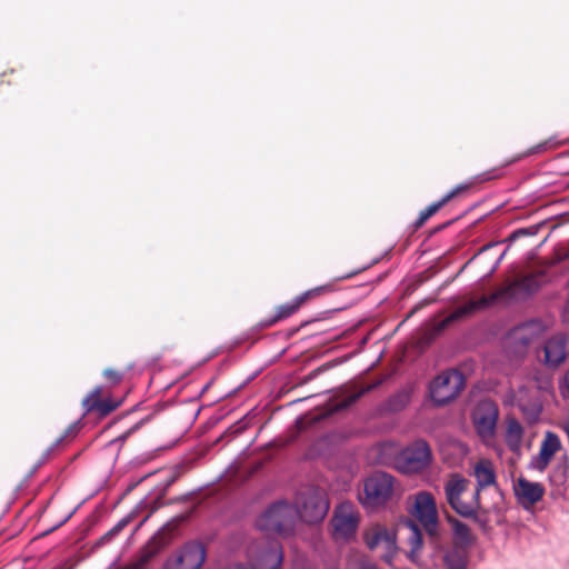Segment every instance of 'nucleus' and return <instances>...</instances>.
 <instances>
[{"label":"nucleus","mask_w":569,"mask_h":569,"mask_svg":"<svg viewBox=\"0 0 569 569\" xmlns=\"http://www.w3.org/2000/svg\"><path fill=\"white\" fill-rule=\"evenodd\" d=\"M539 287V278L536 274H527L520 279L509 282L497 289L488 296H482L478 300H470L458 307L445 319L436 323L435 335L440 333L452 322L459 321L479 310H483L498 301L517 298L520 293H531Z\"/></svg>","instance_id":"f257e3e1"},{"label":"nucleus","mask_w":569,"mask_h":569,"mask_svg":"<svg viewBox=\"0 0 569 569\" xmlns=\"http://www.w3.org/2000/svg\"><path fill=\"white\" fill-rule=\"evenodd\" d=\"M408 530L406 551L407 558L415 565L423 569L441 568L442 552H446L443 539L438 530L427 531V546L423 543V536L416 523L409 521L406 526Z\"/></svg>","instance_id":"f03ea898"},{"label":"nucleus","mask_w":569,"mask_h":569,"mask_svg":"<svg viewBox=\"0 0 569 569\" xmlns=\"http://www.w3.org/2000/svg\"><path fill=\"white\" fill-rule=\"evenodd\" d=\"M298 520L299 512L295 506L278 501L257 519V528L267 533L287 536L293 531Z\"/></svg>","instance_id":"7ed1b4c3"},{"label":"nucleus","mask_w":569,"mask_h":569,"mask_svg":"<svg viewBox=\"0 0 569 569\" xmlns=\"http://www.w3.org/2000/svg\"><path fill=\"white\" fill-rule=\"evenodd\" d=\"M295 508L299 512V519L308 523H315L326 517L329 502L322 490L310 487L298 493Z\"/></svg>","instance_id":"20e7f679"},{"label":"nucleus","mask_w":569,"mask_h":569,"mask_svg":"<svg viewBox=\"0 0 569 569\" xmlns=\"http://www.w3.org/2000/svg\"><path fill=\"white\" fill-rule=\"evenodd\" d=\"M432 462V451L427 441L419 439L402 449L396 457V466L403 473H417Z\"/></svg>","instance_id":"39448f33"},{"label":"nucleus","mask_w":569,"mask_h":569,"mask_svg":"<svg viewBox=\"0 0 569 569\" xmlns=\"http://www.w3.org/2000/svg\"><path fill=\"white\" fill-rule=\"evenodd\" d=\"M395 478L386 472H376L366 479L359 498L366 507L385 505L393 493Z\"/></svg>","instance_id":"423d86ee"},{"label":"nucleus","mask_w":569,"mask_h":569,"mask_svg":"<svg viewBox=\"0 0 569 569\" xmlns=\"http://www.w3.org/2000/svg\"><path fill=\"white\" fill-rule=\"evenodd\" d=\"M465 388L463 375L456 370H447L437 376L430 383L432 400L441 406L453 400Z\"/></svg>","instance_id":"0eeeda50"},{"label":"nucleus","mask_w":569,"mask_h":569,"mask_svg":"<svg viewBox=\"0 0 569 569\" xmlns=\"http://www.w3.org/2000/svg\"><path fill=\"white\" fill-rule=\"evenodd\" d=\"M363 540L370 550L382 548L381 559L391 565L393 557L398 550L396 532L383 525L375 523L366 528Z\"/></svg>","instance_id":"6e6552de"},{"label":"nucleus","mask_w":569,"mask_h":569,"mask_svg":"<svg viewBox=\"0 0 569 569\" xmlns=\"http://www.w3.org/2000/svg\"><path fill=\"white\" fill-rule=\"evenodd\" d=\"M206 556V548L201 542L190 541L167 558L163 569H200Z\"/></svg>","instance_id":"1a4fd4ad"},{"label":"nucleus","mask_w":569,"mask_h":569,"mask_svg":"<svg viewBox=\"0 0 569 569\" xmlns=\"http://www.w3.org/2000/svg\"><path fill=\"white\" fill-rule=\"evenodd\" d=\"M499 418V409L491 400L480 401L472 413V421L478 436L483 441H490L496 433V427Z\"/></svg>","instance_id":"9d476101"},{"label":"nucleus","mask_w":569,"mask_h":569,"mask_svg":"<svg viewBox=\"0 0 569 569\" xmlns=\"http://www.w3.org/2000/svg\"><path fill=\"white\" fill-rule=\"evenodd\" d=\"M543 331L545 327L541 321H527L509 332L508 345L515 353L521 355L543 335Z\"/></svg>","instance_id":"9b49d317"},{"label":"nucleus","mask_w":569,"mask_h":569,"mask_svg":"<svg viewBox=\"0 0 569 569\" xmlns=\"http://www.w3.org/2000/svg\"><path fill=\"white\" fill-rule=\"evenodd\" d=\"M331 523L336 539H349L356 533L359 513L352 503L342 502L336 508Z\"/></svg>","instance_id":"f8f14e48"},{"label":"nucleus","mask_w":569,"mask_h":569,"mask_svg":"<svg viewBox=\"0 0 569 569\" xmlns=\"http://www.w3.org/2000/svg\"><path fill=\"white\" fill-rule=\"evenodd\" d=\"M282 548L277 540H268L263 548L250 549L252 569H278L282 563Z\"/></svg>","instance_id":"ddd939ff"},{"label":"nucleus","mask_w":569,"mask_h":569,"mask_svg":"<svg viewBox=\"0 0 569 569\" xmlns=\"http://www.w3.org/2000/svg\"><path fill=\"white\" fill-rule=\"evenodd\" d=\"M469 481L460 475H453L445 485L446 499L449 506L460 516H472L470 502H462L461 496L468 489Z\"/></svg>","instance_id":"4468645a"},{"label":"nucleus","mask_w":569,"mask_h":569,"mask_svg":"<svg viewBox=\"0 0 569 569\" xmlns=\"http://www.w3.org/2000/svg\"><path fill=\"white\" fill-rule=\"evenodd\" d=\"M415 516L423 526L426 532L439 529L438 511L433 496L428 491H421L415 498Z\"/></svg>","instance_id":"2eb2a0df"},{"label":"nucleus","mask_w":569,"mask_h":569,"mask_svg":"<svg viewBox=\"0 0 569 569\" xmlns=\"http://www.w3.org/2000/svg\"><path fill=\"white\" fill-rule=\"evenodd\" d=\"M104 390L101 386H96L83 399L81 406L84 415L96 412L99 417H106L118 407L121 401H116L110 398H103Z\"/></svg>","instance_id":"dca6fc26"},{"label":"nucleus","mask_w":569,"mask_h":569,"mask_svg":"<svg viewBox=\"0 0 569 569\" xmlns=\"http://www.w3.org/2000/svg\"><path fill=\"white\" fill-rule=\"evenodd\" d=\"M516 402L529 423L538 421L542 411V403L537 397V391H532L527 387L519 388L516 395Z\"/></svg>","instance_id":"f3484780"},{"label":"nucleus","mask_w":569,"mask_h":569,"mask_svg":"<svg viewBox=\"0 0 569 569\" xmlns=\"http://www.w3.org/2000/svg\"><path fill=\"white\" fill-rule=\"evenodd\" d=\"M513 491L520 505L528 509L542 499L545 487L539 482L520 477L513 485Z\"/></svg>","instance_id":"a211bd4d"},{"label":"nucleus","mask_w":569,"mask_h":569,"mask_svg":"<svg viewBox=\"0 0 569 569\" xmlns=\"http://www.w3.org/2000/svg\"><path fill=\"white\" fill-rule=\"evenodd\" d=\"M545 363L549 367H558L568 355V337L563 333L552 336L543 346Z\"/></svg>","instance_id":"6ab92c4d"},{"label":"nucleus","mask_w":569,"mask_h":569,"mask_svg":"<svg viewBox=\"0 0 569 569\" xmlns=\"http://www.w3.org/2000/svg\"><path fill=\"white\" fill-rule=\"evenodd\" d=\"M560 448L561 441L559 437L551 431H547L540 446L536 468L539 471H543L549 466L551 459L560 450Z\"/></svg>","instance_id":"aec40b11"},{"label":"nucleus","mask_w":569,"mask_h":569,"mask_svg":"<svg viewBox=\"0 0 569 569\" xmlns=\"http://www.w3.org/2000/svg\"><path fill=\"white\" fill-rule=\"evenodd\" d=\"M467 184L457 186L450 192L445 194L439 201L431 203L425 210L419 213L418 219L415 221L413 227L415 230L421 228L429 218H431L435 213H437L443 206H446L450 200L457 197L462 191L467 190Z\"/></svg>","instance_id":"412c9836"},{"label":"nucleus","mask_w":569,"mask_h":569,"mask_svg":"<svg viewBox=\"0 0 569 569\" xmlns=\"http://www.w3.org/2000/svg\"><path fill=\"white\" fill-rule=\"evenodd\" d=\"M365 389L351 392L343 393L336 398L330 399V401L326 406V412L316 417V420L325 419L336 412L342 411L353 405L363 393Z\"/></svg>","instance_id":"4be33fe9"},{"label":"nucleus","mask_w":569,"mask_h":569,"mask_svg":"<svg viewBox=\"0 0 569 569\" xmlns=\"http://www.w3.org/2000/svg\"><path fill=\"white\" fill-rule=\"evenodd\" d=\"M446 519L451 527L453 546L468 549L475 540L470 528L451 515H447Z\"/></svg>","instance_id":"5701e85b"},{"label":"nucleus","mask_w":569,"mask_h":569,"mask_svg":"<svg viewBox=\"0 0 569 569\" xmlns=\"http://www.w3.org/2000/svg\"><path fill=\"white\" fill-rule=\"evenodd\" d=\"M473 475L477 480L476 492L478 495L482 488L496 485V471L492 462L488 459H481L475 465Z\"/></svg>","instance_id":"b1692460"},{"label":"nucleus","mask_w":569,"mask_h":569,"mask_svg":"<svg viewBox=\"0 0 569 569\" xmlns=\"http://www.w3.org/2000/svg\"><path fill=\"white\" fill-rule=\"evenodd\" d=\"M468 551L458 546H451L442 552L441 567L446 569H467Z\"/></svg>","instance_id":"393cba45"},{"label":"nucleus","mask_w":569,"mask_h":569,"mask_svg":"<svg viewBox=\"0 0 569 569\" xmlns=\"http://www.w3.org/2000/svg\"><path fill=\"white\" fill-rule=\"evenodd\" d=\"M302 305L303 302L300 301V297L297 296L292 301L278 306L276 308L274 316L270 319L261 321V327L269 328L276 325L277 322L291 317L300 309Z\"/></svg>","instance_id":"a878e982"},{"label":"nucleus","mask_w":569,"mask_h":569,"mask_svg":"<svg viewBox=\"0 0 569 569\" xmlns=\"http://www.w3.org/2000/svg\"><path fill=\"white\" fill-rule=\"evenodd\" d=\"M333 291H335V286L332 282H329V283H326L322 286L315 287L310 290H307L303 293L299 295V297H300V301H302L305 305L309 300H312V299L318 298L323 295L331 293Z\"/></svg>","instance_id":"bb28decb"},{"label":"nucleus","mask_w":569,"mask_h":569,"mask_svg":"<svg viewBox=\"0 0 569 569\" xmlns=\"http://www.w3.org/2000/svg\"><path fill=\"white\" fill-rule=\"evenodd\" d=\"M333 291H335V286L332 282H329V283H326L322 286L315 287L310 290H307L303 293L299 295V297H300V301H302L305 305L309 300H312V299L318 298L323 295L331 293Z\"/></svg>","instance_id":"cd10ccee"},{"label":"nucleus","mask_w":569,"mask_h":569,"mask_svg":"<svg viewBox=\"0 0 569 569\" xmlns=\"http://www.w3.org/2000/svg\"><path fill=\"white\" fill-rule=\"evenodd\" d=\"M409 401H410V392L402 390L389 399L388 408H389V410L397 412V411H400L403 408H406L407 405L409 403Z\"/></svg>","instance_id":"c85d7f7f"},{"label":"nucleus","mask_w":569,"mask_h":569,"mask_svg":"<svg viewBox=\"0 0 569 569\" xmlns=\"http://www.w3.org/2000/svg\"><path fill=\"white\" fill-rule=\"evenodd\" d=\"M523 429L520 425V422L515 419L510 418L507 421V437L510 441L520 442L522 438Z\"/></svg>","instance_id":"c756f323"},{"label":"nucleus","mask_w":569,"mask_h":569,"mask_svg":"<svg viewBox=\"0 0 569 569\" xmlns=\"http://www.w3.org/2000/svg\"><path fill=\"white\" fill-rule=\"evenodd\" d=\"M471 507H473L472 516H462L463 518L472 519L477 525L485 528L487 526V519L479 515V510L482 509L480 500L478 498V492H475L473 500L470 502Z\"/></svg>","instance_id":"7c9ffc66"},{"label":"nucleus","mask_w":569,"mask_h":569,"mask_svg":"<svg viewBox=\"0 0 569 569\" xmlns=\"http://www.w3.org/2000/svg\"><path fill=\"white\" fill-rule=\"evenodd\" d=\"M130 521H131V518L129 516L122 518L114 527H112L108 532H106L101 537V541L102 542L110 541L112 538L118 536L130 523Z\"/></svg>","instance_id":"2f4dec72"},{"label":"nucleus","mask_w":569,"mask_h":569,"mask_svg":"<svg viewBox=\"0 0 569 569\" xmlns=\"http://www.w3.org/2000/svg\"><path fill=\"white\" fill-rule=\"evenodd\" d=\"M102 375L111 386L119 385L123 379V372L117 369L108 368L103 370Z\"/></svg>","instance_id":"473e14b6"},{"label":"nucleus","mask_w":569,"mask_h":569,"mask_svg":"<svg viewBox=\"0 0 569 569\" xmlns=\"http://www.w3.org/2000/svg\"><path fill=\"white\" fill-rule=\"evenodd\" d=\"M143 423V420L134 423L131 428H129L127 431H124L121 436L117 437L116 439L110 441V445L114 442H121L123 443L134 431H137L141 425Z\"/></svg>","instance_id":"72a5a7b5"},{"label":"nucleus","mask_w":569,"mask_h":569,"mask_svg":"<svg viewBox=\"0 0 569 569\" xmlns=\"http://www.w3.org/2000/svg\"><path fill=\"white\" fill-rule=\"evenodd\" d=\"M537 230L535 227H530V228H521V229H518L516 231H513L510 236V240H516L520 237H523V236H533L536 234Z\"/></svg>","instance_id":"f704fd0d"},{"label":"nucleus","mask_w":569,"mask_h":569,"mask_svg":"<svg viewBox=\"0 0 569 569\" xmlns=\"http://www.w3.org/2000/svg\"><path fill=\"white\" fill-rule=\"evenodd\" d=\"M558 260H569V244L567 247H560L556 251Z\"/></svg>","instance_id":"c9c22d12"},{"label":"nucleus","mask_w":569,"mask_h":569,"mask_svg":"<svg viewBox=\"0 0 569 569\" xmlns=\"http://www.w3.org/2000/svg\"><path fill=\"white\" fill-rule=\"evenodd\" d=\"M548 144V142H543V143H540L533 148H531L529 151H528V154H533V153H538L540 152L541 150H543L546 148V146Z\"/></svg>","instance_id":"e433bc0d"},{"label":"nucleus","mask_w":569,"mask_h":569,"mask_svg":"<svg viewBox=\"0 0 569 569\" xmlns=\"http://www.w3.org/2000/svg\"><path fill=\"white\" fill-rule=\"evenodd\" d=\"M360 271H361V269L351 271V272H349V273H347L345 276L339 277L338 280H343V279L352 278L353 276L360 273Z\"/></svg>","instance_id":"4c0bfd02"},{"label":"nucleus","mask_w":569,"mask_h":569,"mask_svg":"<svg viewBox=\"0 0 569 569\" xmlns=\"http://www.w3.org/2000/svg\"><path fill=\"white\" fill-rule=\"evenodd\" d=\"M359 569H378V568L373 563L365 562V563H361Z\"/></svg>","instance_id":"58836bf2"},{"label":"nucleus","mask_w":569,"mask_h":569,"mask_svg":"<svg viewBox=\"0 0 569 569\" xmlns=\"http://www.w3.org/2000/svg\"><path fill=\"white\" fill-rule=\"evenodd\" d=\"M563 385L567 390H569V369L567 370L565 377H563Z\"/></svg>","instance_id":"ea45409f"},{"label":"nucleus","mask_w":569,"mask_h":569,"mask_svg":"<svg viewBox=\"0 0 569 569\" xmlns=\"http://www.w3.org/2000/svg\"><path fill=\"white\" fill-rule=\"evenodd\" d=\"M560 428L565 431V433L567 435V437L569 436V421L568 422H565L560 426Z\"/></svg>","instance_id":"a19ab883"},{"label":"nucleus","mask_w":569,"mask_h":569,"mask_svg":"<svg viewBox=\"0 0 569 569\" xmlns=\"http://www.w3.org/2000/svg\"><path fill=\"white\" fill-rule=\"evenodd\" d=\"M432 301H433V300L431 299V300H427V301L422 302L421 305L417 306V307L412 310V312L417 311L418 309H420L421 307H423V306H426V305L431 303Z\"/></svg>","instance_id":"79ce46f5"},{"label":"nucleus","mask_w":569,"mask_h":569,"mask_svg":"<svg viewBox=\"0 0 569 569\" xmlns=\"http://www.w3.org/2000/svg\"><path fill=\"white\" fill-rule=\"evenodd\" d=\"M550 385H551V383H550V380H549V379H546V380L543 381V386H540V388L548 389V388L550 387Z\"/></svg>","instance_id":"37998d69"},{"label":"nucleus","mask_w":569,"mask_h":569,"mask_svg":"<svg viewBox=\"0 0 569 569\" xmlns=\"http://www.w3.org/2000/svg\"><path fill=\"white\" fill-rule=\"evenodd\" d=\"M57 569H62V568H57Z\"/></svg>","instance_id":"c03bdc74"}]
</instances>
